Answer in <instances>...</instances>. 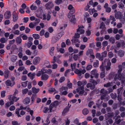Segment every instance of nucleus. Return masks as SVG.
I'll return each mask as SVG.
<instances>
[{
	"mask_svg": "<svg viewBox=\"0 0 125 125\" xmlns=\"http://www.w3.org/2000/svg\"><path fill=\"white\" fill-rule=\"evenodd\" d=\"M119 69L118 70V74H116L114 77V79L115 81L121 80L122 79L125 80V70L124 71L123 73L121 74V73L122 70V66L120 65L118 66Z\"/></svg>",
	"mask_w": 125,
	"mask_h": 125,
	"instance_id": "nucleus-1",
	"label": "nucleus"
},
{
	"mask_svg": "<svg viewBox=\"0 0 125 125\" xmlns=\"http://www.w3.org/2000/svg\"><path fill=\"white\" fill-rule=\"evenodd\" d=\"M87 82L85 80H84L82 82L80 81H78L77 82L78 85L80 86L82 85V86L77 88V92L80 94H82L83 93L84 88V85L86 84Z\"/></svg>",
	"mask_w": 125,
	"mask_h": 125,
	"instance_id": "nucleus-2",
	"label": "nucleus"
},
{
	"mask_svg": "<svg viewBox=\"0 0 125 125\" xmlns=\"http://www.w3.org/2000/svg\"><path fill=\"white\" fill-rule=\"evenodd\" d=\"M11 81L10 80H8L5 82V84L7 86H9L11 87L14 85L15 82V78L13 76L11 77L10 78Z\"/></svg>",
	"mask_w": 125,
	"mask_h": 125,
	"instance_id": "nucleus-3",
	"label": "nucleus"
},
{
	"mask_svg": "<svg viewBox=\"0 0 125 125\" xmlns=\"http://www.w3.org/2000/svg\"><path fill=\"white\" fill-rule=\"evenodd\" d=\"M74 13H72V12H69L68 13L67 17L69 18V21L72 23H74L76 21V19L75 18V16L73 14Z\"/></svg>",
	"mask_w": 125,
	"mask_h": 125,
	"instance_id": "nucleus-4",
	"label": "nucleus"
},
{
	"mask_svg": "<svg viewBox=\"0 0 125 125\" xmlns=\"http://www.w3.org/2000/svg\"><path fill=\"white\" fill-rule=\"evenodd\" d=\"M104 62L106 65H105L106 69V70L108 71L110 69V66L111 63L110 60L108 59H105L104 61Z\"/></svg>",
	"mask_w": 125,
	"mask_h": 125,
	"instance_id": "nucleus-5",
	"label": "nucleus"
},
{
	"mask_svg": "<svg viewBox=\"0 0 125 125\" xmlns=\"http://www.w3.org/2000/svg\"><path fill=\"white\" fill-rule=\"evenodd\" d=\"M57 105L56 102H54L51 103L49 107L50 112L54 111L56 110Z\"/></svg>",
	"mask_w": 125,
	"mask_h": 125,
	"instance_id": "nucleus-6",
	"label": "nucleus"
},
{
	"mask_svg": "<svg viewBox=\"0 0 125 125\" xmlns=\"http://www.w3.org/2000/svg\"><path fill=\"white\" fill-rule=\"evenodd\" d=\"M68 88L62 86L60 89L61 92L60 94L61 95H65L67 94V91L68 90Z\"/></svg>",
	"mask_w": 125,
	"mask_h": 125,
	"instance_id": "nucleus-7",
	"label": "nucleus"
},
{
	"mask_svg": "<svg viewBox=\"0 0 125 125\" xmlns=\"http://www.w3.org/2000/svg\"><path fill=\"white\" fill-rule=\"evenodd\" d=\"M54 5L52 3V1H50L47 3H46L45 6L46 8L48 10H50L54 6Z\"/></svg>",
	"mask_w": 125,
	"mask_h": 125,
	"instance_id": "nucleus-8",
	"label": "nucleus"
},
{
	"mask_svg": "<svg viewBox=\"0 0 125 125\" xmlns=\"http://www.w3.org/2000/svg\"><path fill=\"white\" fill-rule=\"evenodd\" d=\"M78 28L77 29V32L78 33H79L80 34H83L85 32L84 30L83 29L84 28V27L82 25H78Z\"/></svg>",
	"mask_w": 125,
	"mask_h": 125,
	"instance_id": "nucleus-9",
	"label": "nucleus"
},
{
	"mask_svg": "<svg viewBox=\"0 0 125 125\" xmlns=\"http://www.w3.org/2000/svg\"><path fill=\"white\" fill-rule=\"evenodd\" d=\"M40 60L41 59L40 57H36L33 59L32 62L34 65H37L39 64Z\"/></svg>",
	"mask_w": 125,
	"mask_h": 125,
	"instance_id": "nucleus-10",
	"label": "nucleus"
},
{
	"mask_svg": "<svg viewBox=\"0 0 125 125\" xmlns=\"http://www.w3.org/2000/svg\"><path fill=\"white\" fill-rule=\"evenodd\" d=\"M100 68L102 72L100 74V76L101 78H103L105 75L104 73L105 69L104 68V65L103 63H102V65L100 67Z\"/></svg>",
	"mask_w": 125,
	"mask_h": 125,
	"instance_id": "nucleus-11",
	"label": "nucleus"
},
{
	"mask_svg": "<svg viewBox=\"0 0 125 125\" xmlns=\"http://www.w3.org/2000/svg\"><path fill=\"white\" fill-rule=\"evenodd\" d=\"M42 10L40 9L38 10L36 13V16L38 17L41 18H42Z\"/></svg>",
	"mask_w": 125,
	"mask_h": 125,
	"instance_id": "nucleus-12",
	"label": "nucleus"
},
{
	"mask_svg": "<svg viewBox=\"0 0 125 125\" xmlns=\"http://www.w3.org/2000/svg\"><path fill=\"white\" fill-rule=\"evenodd\" d=\"M8 98L9 100H11L13 103L14 102H16L19 100V97H15V96L13 95L12 96V95H10Z\"/></svg>",
	"mask_w": 125,
	"mask_h": 125,
	"instance_id": "nucleus-13",
	"label": "nucleus"
},
{
	"mask_svg": "<svg viewBox=\"0 0 125 125\" xmlns=\"http://www.w3.org/2000/svg\"><path fill=\"white\" fill-rule=\"evenodd\" d=\"M72 43H75V46L77 47H79V44L80 43V42L78 40V39L75 38H73L72 40Z\"/></svg>",
	"mask_w": 125,
	"mask_h": 125,
	"instance_id": "nucleus-14",
	"label": "nucleus"
},
{
	"mask_svg": "<svg viewBox=\"0 0 125 125\" xmlns=\"http://www.w3.org/2000/svg\"><path fill=\"white\" fill-rule=\"evenodd\" d=\"M123 16V15L121 12L119 11H118L115 14V17L116 19H121Z\"/></svg>",
	"mask_w": 125,
	"mask_h": 125,
	"instance_id": "nucleus-15",
	"label": "nucleus"
},
{
	"mask_svg": "<svg viewBox=\"0 0 125 125\" xmlns=\"http://www.w3.org/2000/svg\"><path fill=\"white\" fill-rule=\"evenodd\" d=\"M48 75L46 74H43L42 75L41 79L42 81H46L49 78Z\"/></svg>",
	"mask_w": 125,
	"mask_h": 125,
	"instance_id": "nucleus-16",
	"label": "nucleus"
},
{
	"mask_svg": "<svg viewBox=\"0 0 125 125\" xmlns=\"http://www.w3.org/2000/svg\"><path fill=\"white\" fill-rule=\"evenodd\" d=\"M11 16L10 12L9 11H6L5 13L4 16L5 19H8L10 18Z\"/></svg>",
	"mask_w": 125,
	"mask_h": 125,
	"instance_id": "nucleus-17",
	"label": "nucleus"
},
{
	"mask_svg": "<svg viewBox=\"0 0 125 125\" xmlns=\"http://www.w3.org/2000/svg\"><path fill=\"white\" fill-rule=\"evenodd\" d=\"M97 71L96 70H93L91 72V74L92 75H94L95 77L97 78L99 75L97 73Z\"/></svg>",
	"mask_w": 125,
	"mask_h": 125,
	"instance_id": "nucleus-18",
	"label": "nucleus"
},
{
	"mask_svg": "<svg viewBox=\"0 0 125 125\" xmlns=\"http://www.w3.org/2000/svg\"><path fill=\"white\" fill-rule=\"evenodd\" d=\"M101 95L103 94L104 95L103 96H102L101 97V100H103L104 98V97L105 96V95H106L107 93V91L106 90H104V89H102L101 90Z\"/></svg>",
	"mask_w": 125,
	"mask_h": 125,
	"instance_id": "nucleus-19",
	"label": "nucleus"
},
{
	"mask_svg": "<svg viewBox=\"0 0 125 125\" xmlns=\"http://www.w3.org/2000/svg\"><path fill=\"white\" fill-rule=\"evenodd\" d=\"M43 20H47V21H49L51 18V15L49 14H47V17L45 14H43Z\"/></svg>",
	"mask_w": 125,
	"mask_h": 125,
	"instance_id": "nucleus-20",
	"label": "nucleus"
},
{
	"mask_svg": "<svg viewBox=\"0 0 125 125\" xmlns=\"http://www.w3.org/2000/svg\"><path fill=\"white\" fill-rule=\"evenodd\" d=\"M68 9L69 10H70V12H72V13H74L75 12V10L74 8L73 7V6L71 4L69 5Z\"/></svg>",
	"mask_w": 125,
	"mask_h": 125,
	"instance_id": "nucleus-21",
	"label": "nucleus"
},
{
	"mask_svg": "<svg viewBox=\"0 0 125 125\" xmlns=\"http://www.w3.org/2000/svg\"><path fill=\"white\" fill-rule=\"evenodd\" d=\"M44 66L47 68H51L52 66L50 64V62L48 61L45 62L44 64Z\"/></svg>",
	"mask_w": 125,
	"mask_h": 125,
	"instance_id": "nucleus-22",
	"label": "nucleus"
},
{
	"mask_svg": "<svg viewBox=\"0 0 125 125\" xmlns=\"http://www.w3.org/2000/svg\"><path fill=\"white\" fill-rule=\"evenodd\" d=\"M32 92L34 94L38 93L40 90L39 88H36L35 87H33L32 88Z\"/></svg>",
	"mask_w": 125,
	"mask_h": 125,
	"instance_id": "nucleus-23",
	"label": "nucleus"
},
{
	"mask_svg": "<svg viewBox=\"0 0 125 125\" xmlns=\"http://www.w3.org/2000/svg\"><path fill=\"white\" fill-rule=\"evenodd\" d=\"M120 117L119 116H117L116 117H115L114 119H115V123H116L117 124H118L121 121V120L119 119H118Z\"/></svg>",
	"mask_w": 125,
	"mask_h": 125,
	"instance_id": "nucleus-24",
	"label": "nucleus"
},
{
	"mask_svg": "<svg viewBox=\"0 0 125 125\" xmlns=\"http://www.w3.org/2000/svg\"><path fill=\"white\" fill-rule=\"evenodd\" d=\"M30 102V98L28 97H26L25 98L23 101V103L24 104H28Z\"/></svg>",
	"mask_w": 125,
	"mask_h": 125,
	"instance_id": "nucleus-25",
	"label": "nucleus"
},
{
	"mask_svg": "<svg viewBox=\"0 0 125 125\" xmlns=\"http://www.w3.org/2000/svg\"><path fill=\"white\" fill-rule=\"evenodd\" d=\"M69 108L66 107L65 108L62 112V115H64L67 113L69 111Z\"/></svg>",
	"mask_w": 125,
	"mask_h": 125,
	"instance_id": "nucleus-26",
	"label": "nucleus"
},
{
	"mask_svg": "<svg viewBox=\"0 0 125 125\" xmlns=\"http://www.w3.org/2000/svg\"><path fill=\"white\" fill-rule=\"evenodd\" d=\"M35 74H36L35 73H29L27 75L32 80Z\"/></svg>",
	"mask_w": 125,
	"mask_h": 125,
	"instance_id": "nucleus-27",
	"label": "nucleus"
},
{
	"mask_svg": "<svg viewBox=\"0 0 125 125\" xmlns=\"http://www.w3.org/2000/svg\"><path fill=\"white\" fill-rule=\"evenodd\" d=\"M71 67L72 70L73 71L76 70V69H77L76 68H77V65L76 63L71 64Z\"/></svg>",
	"mask_w": 125,
	"mask_h": 125,
	"instance_id": "nucleus-28",
	"label": "nucleus"
},
{
	"mask_svg": "<svg viewBox=\"0 0 125 125\" xmlns=\"http://www.w3.org/2000/svg\"><path fill=\"white\" fill-rule=\"evenodd\" d=\"M61 55H58L56 57L55 56H54L53 57V60L52 62L53 63H54L56 62L57 60H58L59 58H60L61 57Z\"/></svg>",
	"mask_w": 125,
	"mask_h": 125,
	"instance_id": "nucleus-29",
	"label": "nucleus"
},
{
	"mask_svg": "<svg viewBox=\"0 0 125 125\" xmlns=\"http://www.w3.org/2000/svg\"><path fill=\"white\" fill-rule=\"evenodd\" d=\"M88 12L90 15H92L95 12H96L97 11L95 10L94 8L90 9L89 10Z\"/></svg>",
	"mask_w": 125,
	"mask_h": 125,
	"instance_id": "nucleus-30",
	"label": "nucleus"
},
{
	"mask_svg": "<svg viewBox=\"0 0 125 125\" xmlns=\"http://www.w3.org/2000/svg\"><path fill=\"white\" fill-rule=\"evenodd\" d=\"M54 50V47H52L50 48L49 49V54L51 56H53L54 55L53 51Z\"/></svg>",
	"mask_w": 125,
	"mask_h": 125,
	"instance_id": "nucleus-31",
	"label": "nucleus"
},
{
	"mask_svg": "<svg viewBox=\"0 0 125 125\" xmlns=\"http://www.w3.org/2000/svg\"><path fill=\"white\" fill-rule=\"evenodd\" d=\"M72 57H73V58L75 61L77 60L78 59L80 58L79 56L77 54L72 53Z\"/></svg>",
	"mask_w": 125,
	"mask_h": 125,
	"instance_id": "nucleus-32",
	"label": "nucleus"
},
{
	"mask_svg": "<svg viewBox=\"0 0 125 125\" xmlns=\"http://www.w3.org/2000/svg\"><path fill=\"white\" fill-rule=\"evenodd\" d=\"M12 17L13 21L14 22L16 21L18 18V16L17 14H13Z\"/></svg>",
	"mask_w": 125,
	"mask_h": 125,
	"instance_id": "nucleus-33",
	"label": "nucleus"
},
{
	"mask_svg": "<svg viewBox=\"0 0 125 125\" xmlns=\"http://www.w3.org/2000/svg\"><path fill=\"white\" fill-rule=\"evenodd\" d=\"M17 59V56L15 55H13L11 56V59L13 62H15Z\"/></svg>",
	"mask_w": 125,
	"mask_h": 125,
	"instance_id": "nucleus-34",
	"label": "nucleus"
},
{
	"mask_svg": "<svg viewBox=\"0 0 125 125\" xmlns=\"http://www.w3.org/2000/svg\"><path fill=\"white\" fill-rule=\"evenodd\" d=\"M43 112L44 113H45L50 112L49 108L47 107H45L43 108Z\"/></svg>",
	"mask_w": 125,
	"mask_h": 125,
	"instance_id": "nucleus-35",
	"label": "nucleus"
},
{
	"mask_svg": "<svg viewBox=\"0 0 125 125\" xmlns=\"http://www.w3.org/2000/svg\"><path fill=\"white\" fill-rule=\"evenodd\" d=\"M10 102H8L7 103L5 104V106L6 107H8L11 105L12 104H13L14 103L11 100H9Z\"/></svg>",
	"mask_w": 125,
	"mask_h": 125,
	"instance_id": "nucleus-36",
	"label": "nucleus"
},
{
	"mask_svg": "<svg viewBox=\"0 0 125 125\" xmlns=\"http://www.w3.org/2000/svg\"><path fill=\"white\" fill-rule=\"evenodd\" d=\"M93 54V51L92 49H89L87 51L86 53L87 55H90Z\"/></svg>",
	"mask_w": 125,
	"mask_h": 125,
	"instance_id": "nucleus-37",
	"label": "nucleus"
},
{
	"mask_svg": "<svg viewBox=\"0 0 125 125\" xmlns=\"http://www.w3.org/2000/svg\"><path fill=\"white\" fill-rule=\"evenodd\" d=\"M73 122L74 124H76V125H81V123H79V120L77 118L74 119Z\"/></svg>",
	"mask_w": 125,
	"mask_h": 125,
	"instance_id": "nucleus-38",
	"label": "nucleus"
},
{
	"mask_svg": "<svg viewBox=\"0 0 125 125\" xmlns=\"http://www.w3.org/2000/svg\"><path fill=\"white\" fill-rule=\"evenodd\" d=\"M49 93L51 94L53 92H54V94L56 93V90L54 88H50L48 90Z\"/></svg>",
	"mask_w": 125,
	"mask_h": 125,
	"instance_id": "nucleus-39",
	"label": "nucleus"
},
{
	"mask_svg": "<svg viewBox=\"0 0 125 125\" xmlns=\"http://www.w3.org/2000/svg\"><path fill=\"white\" fill-rule=\"evenodd\" d=\"M22 41L20 37L17 38L16 39V42L18 44H20L21 43Z\"/></svg>",
	"mask_w": 125,
	"mask_h": 125,
	"instance_id": "nucleus-40",
	"label": "nucleus"
},
{
	"mask_svg": "<svg viewBox=\"0 0 125 125\" xmlns=\"http://www.w3.org/2000/svg\"><path fill=\"white\" fill-rule=\"evenodd\" d=\"M82 112L84 115H86L88 113L89 111L87 109L85 108L83 110Z\"/></svg>",
	"mask_w": 125,
	"mask_h": 125,
	"instance_id": "nucleus-41",
	"label": "nucleus"
},
{
	"mask_svg": "<svg viewBox=\"0 0 125 125\" xmlns=\"http://www.w3.org/2000/svg\"><path fill=\"white\" fill-rule=\"evenodd\" d=\"M124 54V52L122 50H120L119 51L118 54L120 57H123Z\"/></svg>",
	"mask_w": 125,
	"mask_h": 125,
	"instance_id": "nucleus-42",
	"label": "nucleus"
},
{
	"mask_svg": "<svg viewBox=\"0 0 125 125\" xmlns=\"http://www.w3.org/2000/svg\"><path fill=\"white\" fill-rule=\"evenodd\" d=\"M74 72L76 74H78L80 76L81 75V70H78L77 69H76L74 71Z\"/></svg>",
	"mask_w": 125,
	"mask_h": 125,
	"instance_id": "nucleus-43",
	"label": "nucleus"
},
{
	"mask_svg": "<svg viewBox=\"0 0 125 125\" xmlns=\"http://www.w3.org/2000/svg\"><path fill=\"white\" fill-rule=\"evenodd\" d=\"M100 28L102 29L103 31H104L105 29V25L103 22H102L100 25Z\"/></svg>",
	"mask_w": 125,
	"mask_h": 125,
	"instance_id": "nucleus-44",
	"label": "nucleus"
},
{
	"mask_svg": "<svg viewBox=\"0 0 125 125\" xmlns=\"http://www.w3.org/2000/svg\"><path fill=\"white\" fill-rule=\"evenodd\" d=\"M25 53L26 54L28 55H31L32 52L29 49H27L25 51Z\"/></svg>",
	"mask_w": 125,
	"mask_h": 125,
	"instance_id": "nucleus-45",
	"label": "nucleus"
},
{
	"mask_svg": "<svg viewBox=\"0 0 125 125\" xmlns=\"http://www.w3.org/2000/svg\"><path fill=\"white\" fill-rule=\"evenodd\" d=\"M87 88L90 87L91 89H93L94 88V86H93V85L91 83H89L87 85Z\"/></svg>",
	"mask_w": 125,
	"mask_h": 125,
	"instance_id": "nucleus-46",
	"label": "nucleus"
},
{
	"mask_svg": "<svg viewBox=\"0 0 125 125\" xmlns=\"http://www.w3.org/2000/svg\"><path fill=\"white\" fill-rule=\"evenodd\" d=\"M20 110V109L17 108L16 109L15 111V113L17 115L18 117H21V116L19 114Z\"/></svg>",
	"mask_w": 125,
	"mask_h": 125,
	"instance_id": "nucleus-47",
	"label": "nucleus"
},
{
	"mask_svg": "<svg viewBox=\"0 0 125 125\" xmlns=\"http://www.w3.org/2000/svg\"><path fill=\"white\" fill-rule=\"evenodd\" d=\"M28 82V81H26L22 82L21 83L22 86L24 87H26L27 86Z\"/></svg>",
	"mask_w": 125,
	"mask_h": 125,
	"instance_id": "nucleus-48",
	"label": "nucleus"
},
{
	"mask_svg": "<svg viewBox=\"0 0 125 125\" xmlns=\"http://www.w3.org/2000/svg\"><path fill=\"white\" fill-rule=\"evenodd\" d=\"M9 72V71L8 69H5L4 71V73H5L4 77L5 78H7L8 77V74Z\"/></svg>",
	"mask_w": 125,
	"mask_h": 125,
	"instance_id": "nucleus-49",
	"label": "nucleus"
},
{
	"mask_svg": "<svg viewBox=\"0 0 125 125\" xmlns=\"http://www.w3.org/2000/svg\"><path fill=\"white\" fill-rule=\"evenodd\" d=\"M6 92V91H3L1 92V96L2 98H3L5 96Z\"/></svg>",
	"mask_w": 125,
	"mask_h": 125,
	"instance_id": "nucleus-50",
	"label": "nucleus"
},
{
	"mask_svg": "<svg viewBox=\"0 0 125 125\" xmlns=\"http://www.w3.org/2000/svg\"><path fill=\"white\" fill-rule=\"evenodd\" d=\"M32 36L35 39H38L40 38V36L38 34H33Z\"/></svg>",
	"mask_w": 125,
	"mask_h": 125,
	"instance_id": "nucleus-51",
	"label": "nucleus"
},
{
	"mask_svg": "<svg viewBox=\"0 0 125 125\" xmlns=\"http://www.w3.org/2000/svg\"><path fill=\"white\" fill-rule=\"evenodd\" d=\"M21 37L23 40H25L27 39L28 37L26 34H22L21 35Z\"/></svg>",
	"mask_w": 125,
	"mask_h": 125,
	"instance_id": "nucleus-52",
	"label": "nucleus"
},
{
	"mask_svg": "<svg viewBox=\"0 0 125 125\" xmlns=\"http://www.w3.org/2000/svg\"><path fill=\"white\" fill-rule=\"evenodd\" d=\"M31 9L32 10H36L37 9V7L33 4H32L31 6Z\"/></svg>",
	"mask_w": 125,
	"mask_h": 125,
	"instance_id": "nucleus-53",
	"label": "nucleus"
},
{
	"mask_svg": "<svg viewBox=\"0 0 125 125\" xmlns=\"http://www.w3.org/2000/svg\"><path fill=\"white\" fill-rule=\"evenodd\" d=\"M83 16H84V18L85 20L86 18L88 17L89 16V13L87 12H85L83 14Z\"/></svg>",
	"mask_w": 125,
	"mask_h": 125,
	"instance_id": "nucleus-54",
	"label": "nucleus"
},
{
	"mask_svg": "<svg viewBox=\"0 0 125 125\" xmlns=\"http://www.w3.org/2000/svg\"><path fill=\"white\" fill-rule=\"evenodd\" d=\"M64 32H62L59 33L58 35V38L59 39L61 37L64 35Z\"/></svg>",
	"mask_w": 125,
	"mask_h": 125,
	"instance_id": "nucleus-55",
	"label": "nucleus"
},
{
	"mask_svg": "<svg viewBox=\"0 0 125 125\" xmlns=\"http://www.w3.org/2000/svg\"><path fill=\"white\" fill-rule=\"evenodd\" d=\"M7 40L4 38H2L0 39V42L2 43H5L7 42Z\"/></svg>",
	"mask_w": 125,
	"mask_h": 125,
	"instance_id": "nucleus-56",
	"label": "nucleus"
},
{
	"mask_svg": "<svg viewBox=\"0 0 125 125\" xmlns=\"http://www.w3.org/2000/svg\"><path fill=\"white\" fill-rule=\"evenodd\" d=\"M59 39L56 37H54L52 38V43H54L56 42Z\"/></svg>",
	"mask_w": 125,
	"mask_h": 125,
	"instance_id": "nucleus-57",
	"label": "nucleus"
},
{
	"mask_svg": "<svg viewBox=\"0 0 125 125\" xmlns=\"http://www.w3.org/2000/svg\"><path fill=\"white\" fill-rule=\"evenodd\" d=\"M62 2V0H56L55 1V3L58 5H59Z\"/></svg>",
	"mask_w": 125,
	"mask_h": 125,
	"instance_id": "nucleus-58",
	"label": "nucleus"
},
{
	"mask_svg": "<svg viewBox=\"0 0 125 125\" xmlns=\"http://www.w3.org/2000/svg\"><path fill=\"white\" fill-rule=\"evenodd\" d=\"M99 65V61H96L94 63V66L95 67H97Z\"/></svg>",
	"mask_w": 125,
	"mask_h": 125,
	"instance_id": "nucleus-59",
	"label": "nucleus"
},
{
	"mask_svg": "<svg viewBox=\"0 0 125 125\" xmlns=\"http://www.w3.org/2000/svg\"><path fill=\"white\" fill-rule=\"evenodd\" d=\"M91 30L88 29L86 31V35L87 36H89L91 34Z\"/></svg>",
	"mask_w": 125,
	"mask_h": 125,
	"instance_id": "nucleus-60",
	"label": "nucleus"
},
{
	"mask_svg": "<svg viewBox=\"0 0 125 125\" xmlns=\"http://www.w3.org/2000/svg\"><path fill=\"white\" fill-rule=\"evenodd\" d=\"M118 5L119 8L120 9L123 8L124 6V5L121 2H120L119 3Z\"/></svg>",
	"mask_w": 125,
	"mask_h": 125,
	"instance_id": "nucleus-61",
	"label": "nucleus"
},
{
	"mask_svg": "<svg viewBox=\"0 0 125 125\" xmlns=\"http://www.w3.org/2000/svg\"><path fill=\"white\" fill-rule=\"evenodd\" d=\"M115 39L114 37H111L109 39L110 42L112 44L114 43H115Z\"/></svg>",
	"mask_w": 125,
	"mask_h": 125,
	"instance_id": "nucleus-62",
	"label": "nucleus"
},
{
	"mask_svg": "<svg viewBox=\"0 0 125 125\" xmlns=\"http://www.w3.org/2000/svg\"><path fill=\"white\" fill-rule=\"evenodd\" d=\"M25 68L23 66H21L19 67L18 69V71L19 72H21Z\"/></svg>",
	"mask_w": 125,
	"mask_h": 125,
	"instance_id": "nucleus-63",
	"label": "nucleus"
},
{
	"mask_svg": "<svg viewBox=\"0 0 125 125\" xmlns=\"http://www.w3.org/2000/svg\"><path fill=\"white\" fill-rule=\"evenodd\" d=\"M12 124L13 125H19L17 121H12Z\"/></svg>",
	"mask_w": 125,
	"mask_h": 125,
	"instance_id": "nucleus-64",
	"label": "nucleus"
}]
</instances>
